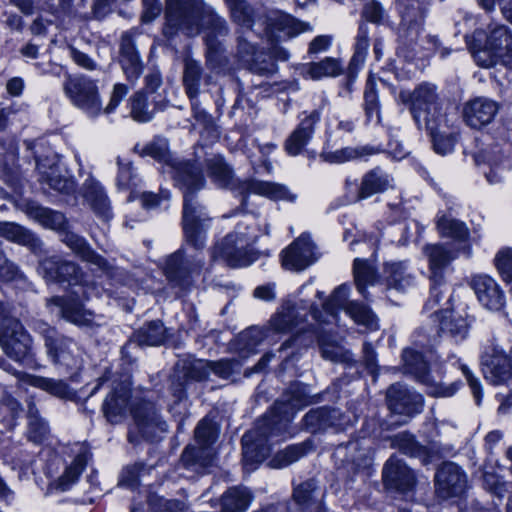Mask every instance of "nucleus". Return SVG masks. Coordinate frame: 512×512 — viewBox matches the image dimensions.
<instances>
[{"instance_id": "f257e3e1", "label": "nucleus", "mask_w": 512, "mask_h": 512, "mask_svg": "<svg viewBox=\"0 0 512 512\" xmlns=\"http://www.w3.org/2000/svg\"><path fill=\"white\" fill-rule=\"evenodd\" d=\"M38 272L47 282L67 283L76 298L54 296L47 299V307H56L58 315L78 326L90 327L95 324L94 313L84 309L80 302L92 296L95 285L76 263L52 256L40 261Z\"/></svg>"}, {"instance_id": "f03ea898", "label": "nucleus", "mask_w": 512, "mask_h": 512, "mask_svg": "<svg viewBox=\"0 0 512 512\" xmlns=\"http://www.w3.org/2000/svg\"><path fill=\"white\" fill-rule=\"evenodd\" d=\"M291 396L285 401H276L270 413L258 420L253 429L242 437L243 462L246 466L262 462L270 453L273 438L288 433L289 423L294 417L293 408H302L318 401L309 395L305 385L291 387Z\"/></svg>"}, {"instance_id": "7ed1b4c3", "label": "nucleus", "mask_w": 512, "mask_h": 512, "mask_svg": "<svg viewBox=\"0 0 512 512\" xmlns=\"http://www.w3.org/2000/svg\"><path fill=\"white\" fill-rule=\"evenodd\" d=\"M201 168H178L174 184L183 193L182 226L186 242L196 250L205 246L206 230L210 218L206 208L198 201L197 192L205 186Z\"/></svg>"}, {"instance_id": "20e7f679", "label": "nucleus", "mask_w": 512, "mask_h": 512, "mask_svg": "<svg viewBox=\"0 0 512 512\" xmlns=\"http://www.w3.org/2000/svg\"><path fill=\"white\" fill-rule=\"evenodd\" d=\"M219 14L202 0H167L163 33L172 38L179 31L187 36L207 29Z\"/></svg>"}, {"instance_id": "39448f33", "label": "nucleus", "mask_w": 512, "mask_h": 512, "mask_svg": "<svg viewBox=\"0 0 512 512\" xmlns=\"http://www.w3.org/2000/svg\"><path fill=\"white\" fill-rule=\"evenodd\" d=\"M206 168L209 177L219 187L229 188L239 194H257L271 200H285L295 202L297 195L292 193L286 186L260 180H239L235 179L233 172L223 157L215 155L206 159Z\"/></svg>"}, {"instance_id": "423d86ee", "label": "nucleus", "mask_w": 512, "mask_h": 512, "mask_svg": "<svg viewBox=\"0 0 512 512\" xmlns=\"http://www.w3.org/2000/svg\"><path fill=\"white\" fill-rule=\"evenodd\" d=\"M400 101L408 107L419 129L433 132L443 121L441 101L437 87L431 83H421L413 91H401Z\"/></svg>"}, {"instance_id": "0eeeda50", "label": "nucleus", "mask_w": 512, "mask_h": 512, "mask_svg": "<svg viewBox=\"0 0 512 512\" xmlns=\"http://www.w3.org/2000/svg\"><path fill=\"white\" fill-rule=\"evenodd\" d=\"M485 33L476 30L471 37L465 36L467 45L478 65L490 67L498 59L512 55V33L505 25H496L483 42Z\"/></svg>"}, {"instance_id": "6e6552de", "label": "nucleus", "mask_w": 512, "mask_h": 512, "mask_svg": "<svg viewBox=\"0 0 512 512\" xmlns=\"http://www.w3.org/2000/svg\"><path fill=\"white\" fill-rule=\"evenodd\" d=\"M257 236L248 231V226L240 222L232 233L226 235L215 247L214 257L220 258L228 266L237 268L253 263L257 257L251 248Z\"/></svg>"}, {"instance_id": "1a4fd4ad", "label": "nucleus", "mask_w": 512, "mask_h": 512, "mask_svg": "<svg viewBox=\"0 0 512 512\" xmlns=\"http://www.w3.org/2000/svg\"><path fill=\"white\" fill-rule=\"evenodd\" d=\"M195 445H188L181 455L182 465L189 470L201 472L210 467L215 458L212 444L217 438V426L208 419L203 418L195 428Z\"/></svg>"}, {"instance_id": "9d476101", "label": "nucleus", "mask_w": 512, "mask_h": 512, "mask_svg": "<svg viewBox=\"0 0 512 512\" xmlns=\"http://www.w3.org/2000/svg\"><path fill=\"white\" fill-rule=\"evenodd\" d=\"M31 327L43 339L46 355L54 365L68 370L77 367V344L73 339L59 333L42 320L33 321Z\"/></svg>"}, {"instance_id": "9b49d317", "label": "nucleus", "mask_w": 512, "mask_h": 512, "mask_svg": "<svg viewBox=\"0 0 512 512\" xmlns=\"http://www.w3.org/2000/svg\"><path fill=\"white\" fill-rule=\"evenodd\" d=\"M0 347L15 362H24L34 356V338L20 319L15 317L2 318Z\"/></svg>"}, {"instance_id": "f8f14e48", "label": "nucleus", "mask_w": 512, "mask_h": 512, "mask_svg": "<svg viewBox=\"0 0 512 512\" xmlns=\"http://www.w3.org/2000/svg\"><path fill=\"white\" fill-rule=\"evenodd\" d=\"M132 414L134 428L128 434L129 442L136 444L139 438L158 441L168 432V424L154 403L144 400L132 408Z\"/></svg>"}, {"instance_id": "ddd939ff", "label": "nucleus", "mask_w": 512, "mask_h": 512, "mask_svg": "<svg viewBox=\"0 0 512 512\" xmlns=\"http://www.w3.org/2000/svg\"><path fill=\"white\" fill-rule=\"evenodd\" d=\"M63 89L71 102L88 117L96 118L102 113V100L96 81L84 75L68 77Z\"/></svg>"}, {"instance_id": "4468645a", "label": "nucleus", "mask_w": 512, "mask_h": 512, "mask_svg": "<svg viewBox=\"0 0 512 512\" xmlns=\"http://www.w3.org/2000/svg\"><path fill=\"white\" fill-rule=\"evenodd\" d=\"M204 264L202 257H186L184 250L179 249L167 257L164 273L172 287L186 292L193 285L194 277L200 274Z\"/></svg>"}, {"instance_id": "2eb2a0df", "label": "nucleus", "mask_w": 512, "mask_h": 512, "mask_svg": "<svg viewBox=\"0 0 512 512\" xmlns=\"http://www.w3.org/2000/svg\"><path fill=\"white\" fill-rule=\"evenodd\" d=\"M316 321L329 323L330 320L322 318L321 313L305 300L286 299L278 310L272 315L269 326L277 333H288L293 329L300 328L306 321L307 311Z\"/></svg>"}, {"instance_id": "dca6fc26", "label": "nucleus", "mask_w": 512, "mask_h": 512, "mask_svg": "<svg viewBox=\"0 0 512 512\" xmlns=\"http://www.w3.org/2000/svg\"><path fill=\"white\" fill-rule=\"evenodd\" d=\"M402 359L405 373L411 374L415 379L429 388V393L436 397H451L460 387V382L449 385L437 384L430 375L429 366L423 355L413 349L403 351Z\"/></svg>"}, {"instance_id": "f3484780", "label": "nucleus", "mask_w": 512, "mask_h": 512, "mask_svg": "<svg viewBox=\"0 0 512 512\" xmlns=\"http://www.w3.org/2000/svg\"><path fill=\"white\" fill-rule=\"evenodd\" d=\"M482 373L493 385L507 384L512 378V362L494 341H488L481 355Z\"/></svg>"}, {"instance_id": "a211bd4d", "label": "nucleus", "mask_w": 512, "mask_h": 512, "mask_svg": "<svg viewBox=\"0 0 512 512\" xmlns=\"http://www.w3.org/2000/svg\"><path fill=\"white\" fill-rule=\"evenodd\" d=\"M467 475L460 466L445 462L435 474V490L441 499L462 495L467 488Z\"/></svg>"}, {"instance_id": "6ab92c4d", "label": "nucleus", "mask_w": 512, "mask_h": 512, "mask_svg": "<svg viewBox=\"0 0 512 512\" xmlns=\"http://www.w3.org/2000/svg\"><path fill=\"white\" fill-rule=\"evenodd\" d=\"M424 253L429 259V265L431 270L430 280L431 285V297L427 302V306L433 307L440 302L442 297V290L440 289L443 283L442 269L449 264V262L456 257V255L448 250L442 244L427 245L424 247Z\"/></svg>"}, {"instance_id": "aec40b11", "label": "nucleus", "mask_w": 512, "mask_h": 512, "mask_svg": "<svg viewBox=\"0 0 512 512\" xmlns=\"http://www.w3.org/2000/svg\"><path fill=\"white\" fill-rule=\"evenodd\" d=\"M318 257L310 235L303 233L282 252V265L289 270L302 271L316 262Z\"/></svg>"}, {"instance_id": "412c9836", "label": "nucleus", "mask_w": 512, "mask_h": 512, "mask_svg": "<svg viewBox=\"0 0 512 512\" xmlns=\"http://www.w3.org/2000/svg\"><path fill=\"white\" fill-rule=\"evenodd\" d=\"M136 30L124 32L119 44V63L128 82L135 84L143 73L144 64L136 48Z\"/></svg>"}, {"instance_id": "4be33fe9", "label": "nucleus", "mask_w": 512, "mask_h": 512, "mask_svg": "<svg viewBox=\"0 0 512 512\" xmlns=\"http://www.w3.org/2000/svg\"><path fill=\"white\" fill-rule=\"evenodd\" d=\"M387 404L396 414L411 416L423 408L422 396L401 383L392 384L387 390Z\"/></svg>"}, {"instance_id": "5701e85b", "label": "nucleus", "mask_w": 512, "mask_h": 512, "mask_svg": "<svg viewBox=\"0 0 512 512\" xmlns=\"http://www.w3.org/2000/svg\"><path fill=\"white\" fill-rule=\"evenodd\" d=\"M166 329L159 320L150 321L136 330L122 347V357L132 362V350L137 346H160L166 340Z\"/></svg>"}, {"instance_id": "b1692460", "label": "nucleus", "mask_w": 512, "mask_h": 512, "mask_svg": "<svg viewBox=\"0 0 512 512\" xmlns=\"http://www.w3.org/2000/svg\"><path fill=\"white\" fill-rule=\"evenodd\" d=\"M499 111V104L487 97H475L463 106V119L474 129L490 124Z\"/></svg>"}, {"instance_id": "393cba45", "label": "nucleus", "mask_w": 512, "mask_h": 512, "mask_svg": "<svg viewBox=\"0 0 512 512\" xmlns=\"http://www.w3.org/2000/svg\"><path fill=\"white\" fill-rule=\"evenodd\" d=\"M375 427V421L370 420L364 424L363 435L349 441L345 447H339L337 453L347 451L346 461L354 464L357 468L367 467L373 453L374 438L370 429Z\"/></svg>"}, {"instance_id": "a878e982", "label": "nucleus", "mask_w": 512, "mask_h": 512, "mask_svg": "<svg viewBox=\"0 0 512 512\" xmlns=\"http://www.w3.org/2000/svg\"><path fill=\"white\" fill-rule=\"evenodd\" d=\"M36 168L40 175V182L48 188L64 194L75 190V183L72 178L64 175L58 161L53 158L37 159Z\"/></svg>"}, {"instance_id": "bb28decb", "label": "nucleus", "mask_w": 512, "mask_h": 512, "mask_svg": "<svg viewBox=\"0 0 512 512\" xmlns=\"http://www.w3.org/2000/svg\"><path fill=\"white\" fill-rule=\"evenodd\" d=\"M351 422L350 416L337 408L319 407L311 409L303 418L305 428L311 432L325 430L330 427L344 429Z\"/></svg>"}, {"instance_id": "cd10ccee", "label": "nucleus", "mask_w": 512, "mask_h": 512, "mask_svg": "<svg viewBox=\"0 0 512 512\" xmlns=\"http://www.w3.org/2000/svg\"><path fill=\"white\" fill-rule=\"evenodd\" d=\"M130 398V383L127 379L117 382L114 380L111 392L104 400L102 410L106 419L112 423H119L127 412Z\"/></svg>"}, {"instance_id": "c85d7f7f", "label": "nucleus", "mask_w": 512, "mask_h": 512, "mask_svg": "<svg viewBox=\"0 0 512 512\" xmlns=\"http://www.w3.org/2000/svg\"><path fill=\"white\" fill-rule=\"evenodd\" d=\"M298 126L290 134L284 143V149L290 156L299 155L304 147L309 143L314 134L315 125L320 121L321 110L315 109L309 114L305 112Z\"/></svg>"}, {"instance_id": "c756f323", "label": "nucleus", "mask_w": 512, "mask_h": 512, "mask_svg": "<svg viewBox=\"0 0 512 512\" xmlns=\"http://www.w3.org/2000/svg\"><path fill=\"white\" fill-rule=\"evenodd\" d=\"M212 83V75L205 72L200 61L185 56L183 59L182 84L188 98L199 97L202 86Z\"/></svg>"}, {"instance_id": "7c9ffc66", "label": "nucleus", "mask_w": 512, "mask_h": 512, "mask_svg": "<svg viewBox=\"0 0 512 512\" xmlns=\"http://www.w3.org/2000/svg\"><path fill=\"white\" fill-rule=\"evenodd\" d=\"M140 154L142 156H150L157 162L163 163L167 168V173H169L173 179L178 168L182 166H186L191 169L199 168L196 163L180 161L175 158L169 150L167 139L161 137L154 138L151 142L146 144Z\"/></svg>"}, {"instance_id": "2f4dec72", "label": "nucleus", "mask_w": 512, "mask_h": 512, "mask_svg": "<svg viewBox=\"0 0 512 512\" xmlns=\"http://www.w3.org/2000/svg\"><path fill=\"white\" fill-rule=\"evenodd\" d=\"M312 30L308 23L298 21L289 14L275 11L267 17V33L278 39L291 38L302 32Z\"/></svg>"}, {"instance_id": "473e14b6", "label": "nucleus", "mask_w": 512, "mask_h": 512, "mask_svg": "<svg viewBox=\"0 0 512 512\" xmlns=\"http://www.w3.org/2000/svg\"><path fill=\"white\" fill-rule=\"evenodd\" d=\"M471 285L479 302L487 309L498 311L504 306V293L491 277L477 275L473 277Z\"/></svg>"}, {"instance_id": "72a5a7b5", "label": "nucleus", "mask_w": 512, "mask_h": 512, "mask_svg": "<svg viewBox=\"0 0 512 512\" xmlns=\"http://www.w3.org/2000/svg\"><path fill=\"white\" fill-rule=\"evenodd\" d=\"M383 480L387 488L399 492L410 491L415 484L411 469L401 460L390 458L383 468Z\"/></svg>"}, {"instance_id": "f704fd0d", "label": "nucleus", "mask_w": 512, "mask_h": 512, "mask_svg": "<svg viewBox=\"0 0 512 512\" xmlns=\"http://www.w3.org/2000/svg\"><path fill=\"white\" fill-rule=\"evenodd\" d=\"M25 214L45 228L58 232L67 228L68 222L65 215L59 211L43 207L36 202L28 201L23 206Z\"/></svg>"}, {"instance_id": "c9c22d12", "label": "nucleus", "mask_w": 512, "mask_h": 512, "mask_svg": "<svg viewBox=\"0 0 512 512\" xmlns=\"http://www.w3.org/2000/svg\"><path fill=\"white\" fill-rule=\"evenodd\" d=\"M61 232V241L83 261H86L103 271H107L109 269L108 262L101 255L97 254L83 237L71 231H67V228Z\"/></svg>"}, {"instance_id": "e433bc0d", "label": "nucleus", "mask_w": 512, "mask_h": 512, "mask_svg": "<svg viewBox=\"0 0 512 512\" xmlns=\"http://www.w3.org/2000/svg\"><path fill=\"white\" fill-rule=\"evenodd\" d=\"M61 232V241L83 261H86L103 271H107L109 269L108 262L101 255L97 254L83 237L71 231H67V228Z\"/></svg>"}, {"instance_id": "4c0bfd02", "label": "nucleus", "mask_w": 512, "mask_h": 512, "mask_svg": "<svg viewBox=\"0 0 512 512\" xmlns=\"http://www.w3.org/2000/svg\"><path fill=\"white\" fill-rule=\"evenodd\" d=\"M84 198L95 215L103 221H109L113 217L110 200L99 182L94 180L85 182Z\"/></svg>"}, {"instance_id": "58836bf2", "label": "nucleus", "mask_w": 512, "mask_h": 512, "mask_svg": "<svg viewBox=\"0 0 512 512\" xmlns=\"http://www.w3.org/2000/svg\"><path fill=\"white\" fill-rule=\"evenodd\" d=\"M387 289L406 292L416 284L415 275L404 262L387 263L384 267Z\"/></svg>"}, {"instance_id": "ea45409f", "label": "nucleus", "mask_w": 512, "mask_h": 512, "mask_svg": "<svg viewBox=\"0 0 512 512\" xmlns=\"http://www.w3.org/2000/svg\"><path fill=\"white\" fill-rule=\"evenodd\" d=\"M0 236L20 245L28 246L34 251L41 249L42 241L31 231L14 222H0Z\"/></svg>"}, {"instance_id": "a19ab883", "label": "nucleus", "mask_w": 512, "mask_h": 512, "mask_svg": "<svg viewBox=\"0 0 512 512\" xmlns=\"http://www.w3.org/2000/svg\"><path fill=\"white\" fill-rule=\"evenodd\" d=\"M319 488L314 479L294 484L292 499L302 509L315 508L320 512Z\"/></svg>"}, {"instance_id": "79ce46f5", "label": "nucleus", "mask_w": 512, "mask_h": 512, "mask_svg": "<svg viewBox=\"0 0 512 512\" xmlns=\"http://www.w3.org/2000/svg\"><path fill=\"white\" fill-rule=\"evenodd\" d=\"M313 451L311 440L287 446L285 449L277 452L269 462V466L274 469L287 467Z\"/></svg>"}, {"instance_id": "37998d69", "label": "nucleus", "mask_w": 512, "mask_h": 512, "mask_svg": "<svg viewBox=\"0 0 512 512\" xmlns=\"http://www.w3.org/2000/svg\"><path fill=\"white\" fill-rule=\"evenodd\" d=\"M229 12L231 20L241 26L251 30L255 24L256 12L247 0H224Z\"/></svg>"}, {"instance_id": "c03bdc74", "label": "nucleus", "mask_w": 512, "mask_h": 512, "mask_svg": "<svg viewBox=\"0 0 512 512\" xmlns=\"http://www.w3.org/2000/svg\"><path fill=\"white\" fill-rule=\"evenodd\" d=\"M389 184L390 179L388 174L384 173L380 168H375L364 175L358 198L364 199L373 194L380 193L386 190Z\"/></svg>"}, {"instance_id": "a18cd8bd", "label": "nucleus", "mask_w": 512, "mask_h": 512, "mask_svg": "<svg viewBox=\"0 0 512 512\" xmlns=\"http://www.w3.org/2000/svg\"><path fill=\"white\" fill-rule=\"evenodd\" d=\"M27 408L28 437L35 443H41L49 434V425L40 416L39 410L33 401L28 402Z\"/></svg>"}, {"instance_id": "49530a36", "label": "nucleus", "mask_w": 512, "mask_h": 512, "mask_svg": "<svg viewBox=\"0 0 512 512\" xmlns=\"http://www.w3.org/2000/svg\"><path fill=\"white\" fill-rule=\"evenodd\" d=\"M251 501L248 489L234 487L229 489L221 499V512H244Z\"/></svg>"}, {"instance_id": "de8ad7c7", "label": "nucleus", "mask_w": 512, "mask_h": 512, "mask_svg": "<svg viewBox=\"0 0 512 512\" xmlns=\"http://www.w3.org/2000/svg\"><path fill=\"white\" fill-rule=\"evenodd\" d=\"M31 384L61 399L72 400L75 397V392L63 380L36 376Z\"/></svg>"}, {"instance_id": "09e8293b", "label": "nucleus", "mask_w": 512, "mask_h": 512, "mask_svg": "<svg viewBox=\"0 0 512 512\" xmlns=\"http://www.w3.org/2000/svg\"><path fill=\"white\" fill-rule=\"evenodd\" d=\"M437 229L441 236L452 238L461 243L466 242L469 237V231L464 222L446 215L438 219Z\"/></svg>"}, {"instance_id": "8fccbe9b", "label": "nucleus", "mask_w": 512, "mask_h": 512, "mask_svg": "<svg viewBox=\"0 0 512 512\" xmlns=\"http://www.w3.org/2000/svg\"><path fill=\"white\" fill-rule=\"evenodd\" d=\"M489 171L485 172V176L491 184L499 183L503 180L505 173L510 169V161L500 155V150L496 149L487 152L485 156Z\"/></svg>"}, {"instance_id": "3c124183", "label": "nucleus", "mask_w": 512, "mask_h": 512, "mask_svg": "<svg viewBox=\"0 0 512 512\" xmlns=\"http://www.w3.org/2000/svg\"><path fill=\"white\" fill-rule=\"evenodd\" d=\"M369 45V27L365 22H361L355 37V51L350 61L351 69H357L364 64Z\"/></svg>"}, {"instance_id": "603ef678", "label": "nucleus", "mask_w": 512, "mask_h": 512, "mask_svg": "<svg viewBox=\"0 0 512 512\" xmlns=\"http://www.w3.org/2000/svg\"><path fill=\"white\" fill-rule=\"evenodd\" d=\"M440 321V330L450 335L455 341H462L468 334V324L466 320L454 315L453 312H447Z\"/></svg>"}, {"instance_id": "864d4df0", "label": "nucleus", "mask_w": 512, "mask_h": 512, "mask_svg": "<svg viewBox=\"0 0 512 512\" xmlns=\"http://www.w3.org/2000/svg\"><path fill=\"white\" fill-rule=\"evenodd\" d=\"M178 368L180 373L187 380L201 381L206 379L210 375L209 361L201 359L178 362L176 365V369Z\"/></svg>"}, {"instance_id": "5fc2aeb1", "label": "nucleus", "mask_w": 512, "mask_h": 512, "mask_svg": "<svg viewBox=\"0 0 512 512\" xmlns=\"http://www.w3.org/2000/svg\"><path fill=\"white\" fill-rule=\"evenodd\" d=\"M206 43V65L210 73H221L226 66V59L221 54V43L213 37H207Z\"/></svg>"}, {"instance_id": "6e6d98bb", "label": "nucleus", "mask_w": 512, "mask_h": 512, "mask_svg": "<svg viewBox=\"0 0 512 512\" xmlns=\"http://www.w3.org/2000/svg\"><path fill=\"white\" fill-rule=\"evenodd\" d=\"M350 288L346 284L338 286L330 296L329 300L323 304V309L328 317L335 319L336 311L343 309L347 312V306L352 301H348Z\"/></svg>"}, {"instance_id": "4d7b16f0", "label": "nucleus", "mask_w": 512, "mask_h": 512, "mask_svg": "<svg viewBox=\"0 0 512 512\" xmlns=\"http://www.w3.org/2000/svg\"><path fill=\"white\" fill-rule=\"evenodd\" d=\"M353 271L357 289L366 297L365 287L368 284L374 283L376 278L375 270L367 261L356 258L354 260Z\"/></svg>"}, {"instance_id": "13d9d810", "label": "nucleus", "mask_w": 512, "mask_h": 512, "mask_svg": "<svg viewBox=\"0 0 512 512\" xmlns=\"http://www.w3.org/2000/svg\"><path fill=\"white\" fill-rule=\"evenodd\" d=\"M307 73L312 79L333 77L341 73V66L336 59L325 58L320 62L309 64Z\"/></svg>"}, {"instance_id": "bf43d9fd", "label": "nucleus", "mask_w": 512, "mask_h": 512, "mask_svg": "<svg viewBox=\"0 0 512 512\" xmlns=\"http://www.w3.org/2000/svg\"><path fill=\"white\" fill-rule=\"evenodd\" d=\"M347 313L351 318L360 325H364L369 329L377 327V319L372 311L364 304L351 302L347 306Z\"/></svg>"}, {"instance_id": "052dcab7", "label": "nucleus", "mask_w": 512, "mask_h": 512, "mask_svg": "<svg viewBox=\"0 0 512 512\" xmlns=\"http://www.w3.org/2000/svg\"><path fill=\"white\" fill-rule=\"evenodd\" d=\"M362 17L376 25H386L389 23V15L382 4L377 0L367 1L362 9Z\"/></svg>"}, {"instance_id": "680f3d73", "label": "nucleus", "mask_w": 512, "mask_h": 512, "mask_svg": "<svg viewBox=\"0 0 512 512\" xmlns=\"http://www.w3.org/2000/svg\"><path fill=\"white\" fill-rule=\"evenodd\" d=\"M131 116L138 122H148L153 118V111L148 109L146 96L138 91L130 98Z\"/></svg>"}, {"instance_id": "e2e57ef3", "label": "nucleus", "mask_w": 512, "mask_h": 512, "mask_svg": "<svg viewBox=\"0 0 512 512\" xmlns=\"http://www.w3.org/2000/svg\"><path fill=\"white\" fill-rule=\"evenodd\" d=\"M86 466V460L83 455H78L72 464L66 468L63 475L58 480V487L62 491H66L78 479Z\"/></svg>"}, {"instance_id": "0e129e2a", "label": "nucleus", "mask_w": 512, "mask_h": 512, "mask_svg": "<svg viewBox=\"0 0 512 512\" xmlns=\"http://www.w3.org/2000/svg\"><path fill=\"white\" fill-rule=\"evenodd\" d=\"M399 450L410 457H422L426 455L425 448L419 445L414 437L408 433H400L394 438Z\"/></svg>"}, {"instance_id": "69168bd1", "label": "nucleus", "mask_w": 512, "mask_h": 512, "mask_svg": "<svg viewBox=\"0 0 512 512\" xmlns=\"http://www.w3.org/2000/svg\"><path fill=\"white\" fill-rule=\"evenodd\" d=\"M210 373L213 372L221 378L227 379L231 375L240 372L241 362L237 359H222L210 362Z\"/></svg>"}, {"instance_id": "338daca9", "label": "nucleus", "mask_w": 512, "mask_h": 512, "mask_svg": "<svg viewBox=\"0 0 512 512\" xmlns=\"http://www.w3.org/2000/svg\"><path fill=\"white\" fill-rule=\"evenodd\" d=\"M495 264L503 280L512 283V249L504 248L495 257ZM512 293V288L510 289Z\"/></svg>"}, {"instance_id": "774afa93", "label": "nucleus", "mask_w": 512, "mask_h": 512, "mask_svg": "<svg viewBox=\"0 0 512 512\" xmlns=\"http://www.w3.org/2000/svg\"><path fill=\"white\" fill-rule=\"evenodd\" d=\"M364 148L345 147L323 154L325 161L329 163H344L363 155Z\"/></svg>"}]
</instances>
